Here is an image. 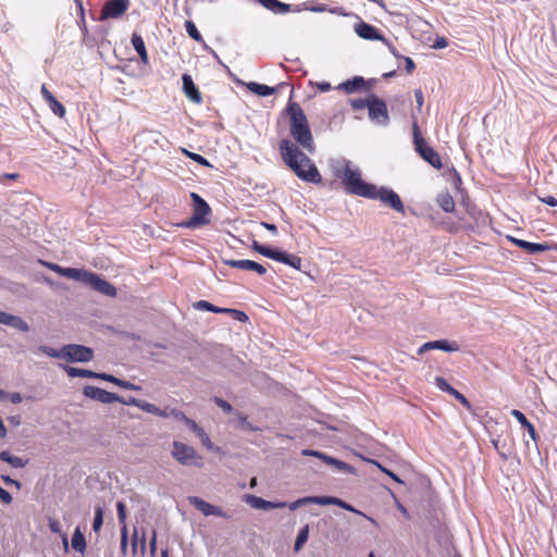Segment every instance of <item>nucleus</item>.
Masks as SVG:
<instances>
[{
	"mask_svg": "<svg viewBox=\"0 0 557 557\" xmlns=\"http://www.w3.org/2000/svg\"><path fill=\"white\" fill-rule=\"evenodd\" d=\"M329 164L333 174L342 181L347 193L364 198L375 196V185L362 181L361 171L351 161L337 158L331 159Z\"/></svg>",
	"mask_w": 557,
	"mask_h": 557,
	"instance_id": "f257e3e1",
	"label": "nucleus"
},
{
	"mask_svg": "<svg viewBox=\"0 0 557 557\" xmlns=\"http://www.w3.org/2000/svg\"><path fill=\"white\" fill-rule=\"evenodd\" d=\"M282 159L290 170L302 181L319 183L321 175L310 158L299 150L296 144L284 139L280 144Z\"/></svg>",
	"mask_w": 557,
	"mask_h": 557,
	"instance_id": "f03ea898",
	"label": "nucleus"
},
{
	"mask_svg": "<svg viewBox=\"0 0 557 557\" xmlns=\"http://www.w3.org/2000/svg\"><path fill=\"white\" fill-rule=\"evenodd\" d=\"M290 115V134L294 139L308 152L314 151L312 134L307 122V117L298 103L288 104Z\"/></svg>",
	"mask_w": 557,
	"mask_h": 557,
	"instance_id": "7ed1b4c3",
	"label": "nucleus"
},
{
	"mask_svg": "<svg viewBox=\"0 0 557 557\" xmlns=\"http://www.w3.org/2000/svg\"><path fill=\"white\" fill-rule=\"evenodd\" d=\"M190 198L193 200V215L187 221L180 223L178 226L196 228L208 224L211 213L209 205L196 193H191Z\"/></svg>",
	"mask_w": 557,
	"mask_h": 557,
	"instance_id": "20e7f679",
	"label": "nucleus"
},
{
	"mask_svg": "<svg viewBox=\"0 0 557 557\" xmlns=\"http://www.w3.org/2000/svg\"><path fill=\"white\" fill-rule=\"evenodd\" d=\"M412 131H413V141L417 152L421 156L423 160L430 163L435 169L442 168L441 157L440 154L430 147L424 138L420 135V129L418 126V122L414 119L412 122Z\"/></svg>",
	"mask_w": 557,
	"mask_h": 557,
	"instance_id": "39448f33",
	"label": "nucleus"
},
{
	"mask_svg": "<svg viewBox=\"0 0 557 557\" xmlns=\"http://www.w3.org/2000/svg\"><path fill=\"white\" fill-rule=\"evenodd\" d=\"M172 457L183 466H200V457L194 447L178 441L172 443Z\"/></svg>",
	"mask_w": 557,
	"mask_h": 557,
	"instance_id": "423d86ee",
	"label": "nucleus"
},
{
	"mask_svg": "<svg viewBox=\"0 0 557 557\" xmlns=\"http://www.w3.org/2000/svg\"><path fill=\"white\" fill-rule=\"evenodd\" d=\"M94 358V351L91 348L69 344L63 346V360L67 362H88Z\"/></svg>",
	"mask_w": 557,
	"mask_h": 557,
	"instance_id": "0eeeda50",
	"label": "nucleus"
},
{
	"mask_svg": "<svg viewBox=\"0 0 557 557\" xmlns=\"http://www.w3.org/2000/svg\"><path fill=\"white\" fill-rule=\"evenodd\" d=\"M367 109L371 121L384 125L388 121V113L386 104L383 100L376 97H370L367 99Z\"/></svg>",
	"mask_w": 557,
	"mask_h": 557,
	"instance_id": "6e6552de",
	"label": "nucleus"
},
{
	"mask_svg": "<svg viewBox=\"0 0 557 557\" xmlns=\"http://www.w3.org/2000/svg\"><path fill=\"white\" fill-rule=\"evenodd\" d=\"M374 197H368L369 199H380L385 205L389 206L397 212L403 213L405 211L404 205L399 198V196L392 189L381 187L377 188L375 186Z\"/></svg>",
	"mask_w": 557,
	"mask_h": 557,
	"instance_id": "1a4fd4ad",
	"label": "nucleus"
},
{
	"mask_svg": "<svg viewBox=\"0 0 557 557\" xmlns=\"http://www.w3.org/2000/svg\"><path fill=\"white\" fill-rule=\"evenodd\" d=\"M129 7V0H108L102 10L100 20L117 18L123 15Z\"/></svg>",
	"mask_w": 557,
	"mask_h": 557,
	"instance_id": "9d476101",
	"label": "nucleus"
},
{
	"mask_svg": "<svg viewBox=\"0 0 557 557\" xmlns=\"http://www.w3.org/2000/svg\"><path fill=\"white\" fill-rule=\"evenodd\" d=\"M355 32L362 39L381 40V41L385 42L388 46L391 52L394 55H396L394 48L387 42V40L380 34V32L374 26H372L368 23H364V22H360V23L356 24Z\"/></svg>",
	"mask_w": 557,
	"mask_h": 557,
	"instance_id": "9b49d317",
	"label": "nucleus"
},
{
	"mask_svg": "<svg viewBox=\"0 0 557 557\" xmlns=\"http://www.w3.org/2000/svg\"><path fill=\"white\" fill-rule=\"evenodd\" d=\"M83 394L94 400H97L102 404H112L115 401H121L120 397L111 392L104 391L102 388L96 386H85L83 389Z\"/></svg>",
	"mask_w": 557,
	"mask_h": 557,
	"instance_id": "f8f14e48",
	"label": "nucleus"
},
{
	"mask_svg": "<svg viewBox=\"0 0 557 557\" xmlns=\"http://www.w3.org/2000/svg\"><path fill=\"white\" fill-rule=\"evenodd\" d=\"M188 502L205 516H218L222 518L227 517V515L221 508L205 502L200 497L189 496Z\"/></svg>",
	"mask_w": 557,
	"mask_h": 557,
	"instance_id": "ddd939ff",
	"label": "nucleus"
},
{
	"mask_svg": "<svg viewBox=\"0 0 557 557\" xmlns=\"http://www.w3.org/2000/svg\"><path fill=\"white\" fill-rule=\"evenodd\" d=\"M438 349L447 352L458 351L459 345L456 342H449L446 339L432 341L424 343L419 349L418 354L422 355L428 350Z\"/></svg>",
	"mask_w": 557,
	"mask_h": 557,
	"instance_id": "4468645a",
	"label": "nucleus"
},
{
	"mask_svg": "<svg viewBox=\"0 0 557 557\" xmlns=\"http://www.w3.org/2000/svg\"><path fill=\"white\" fill-rule=\"evenodd\" d=\"M86 284L106 296L114 297L116 295V289L112 284L102 280L92 272L90 273V276Z\"/></svg>",
	"mask_w": 557,
	"mask_h": 557,
	"instance_id": "2eb2a0df",
	"label": "nucleus"
},
{
	"mask_svg": "<svg viewBox=\"0 0 557 557\" xmlns=\"http://www.w3.org/2000/svg\"><path fill=\"white\" fill-rule=\"evenodd\" d=\"M224 263L236 269L245 270V271H255L259 275H263L267 272V269L252 260H224Z\"/></svg>",
	"mask_w": 557,
	"mask_h": 557,
	"instance_id": "dca6fc26",
	"label": "nucleus"
},
{
	"mask_svg": "<svg viewBox=\"0 0 557 557\" xmlns=\"http://www.w3.org/2000/svg\"><path fill=\"white\" fill-rule=\"evenodd\" d=\"M0 324L9 325L22 332H28V324L17 315L4 312L0 310Z\"/></svg>",
	"mask_w": 557,
	"mask_h": 557,
	"instance_id": "f3484780",
	"label": "nucleus"
},
{
	"mask_svg": "<svg viewBox=\"0 0 557 557\" xmlns=\"http://www.w3.org/2000/svg\"><path fill=\"white\" fill-rule=\"evenodd\" d=\"M183 81V89L187 98L195 102L200 103L201 102V95L199 90L197 89L196 85L194 84L191 77L188 74H184L182 77Z\"/></svg>",
	"mask_w": 557,
	"mask_h": 557,
	"instance_id": "a211bd4d",
	"label": "nucleus"
},
{
	"mask_svg": "<svg viewBox=\"0 0 557 557\" xmlns=\"http://www.w3.org/2000/svg\"><path fill=\"white\" fill-rule=\"evenodd\" d=\"M509 239L516 244L518 247L527 250L530 253H539L544 252L550 249V246L547 244H541V243H530L523 239H518L515 237H509Z\"/></svg>",
	"mask_w": 557,
	"mask_h": 557,
	"instance_id": "6ab92c4d",
	"label": "nucleus"
},
{
	"mask_svg": "<svg viewBox=\"0 0 557 557\" xmlns=\"http://www.w3.org/2000/svg\"><path fill=\"white\" fill-rule=\"evenodd\" d=\"M90 273L91 272L83 270V269L64 268L62 276L77 281V282L87 283L89 276H90Z\"/></svg>",
	"mask_w": 557,
	"mask_h": 557,
	"instance_id": "aec40b11",
	"label": "nucleus"
},
{
	"mask_svg": "<svg viewBox=\"0 0 557 557\" xmlns=\"http://www.w3.org/2000/svg\"><path fill=\"white\" fill-rule=\"evenodd\" d=\"M511 416L515 417L519 423L528 431V434L530 435V437L536 442L537 441V434H536V431H535V428L533 426L532 423H530L528 421V419L525 418V416L520 411V410H517V409H513L511 410Z\"/></svg>",
	"mask_w": 557,
	"mask_h": 557,
	"instance_id": "412c9836",
	"label": "nucleus"
},
{
	"mask_svg": "<svg viewBox=\"0 0 557 557\" xmlns=\"http://www.w3.org/2000/svg\"><path fill=\"white\" fill-rule=\"evenodd\" d=\"M191 431L199 437L201 444L209 450L220 453V447L213 445L205 430L198 425L191 423Z\"/></svg>",
	"mask_w": 557,
	"mask_h": 557,
	"instance_id": "4be33fe9",
	"label": "nucleus"
},
{
	"mask_svg": "<svg viewBox=\"0 0 557 557\" xmlns=\"http://www.w3.org/2000/svg\"><path fill=\"white\" fill-rule=\"evenodd\" d=\"M247 89L260 97L271 96L275 92L276 88L268 85L259 84L256 82H249L245 84Z\"/></svg>",
	"mask_w": 557,
	"mask_h": 557,
	"instance_id": "5701e85b",
	"label": "nucleus"
},
{
	"mask_svg": "<svg viewBox=\"0 0 557 557\" xmlns=\"http://www.w3.org/2000/svg\"><path fill=\"white\" fill-rule=\"evenodd\" d=\"M245 502L255 509H260V510L273 509V502L265 500L259 496L246 495Z\"/></svg>",
	"mask_w": 557,
	"mask_h": 557,
	"instance_id": "b1692460",
	"label": "nucleus"
},
{
	"mask_svg": "<svg viewBox=\"0 0 557 557\" xmlns=\"http://www.w3.org/2000/svg\"><path fill=\"white\" fill-rule=\"evenodd\" d=\"M0 460L8 462L12 468L21 469L24 468L28 460L12 455L8 450L0 451Z\"/></svg>",
	"mask_w": 557,
	"mask_h": 557,
	"instance_id": "393cba45",
	"label": "nucleus"
},
{
	"mask_svg": "<svg viewBox=\"0 0 557 557\" xmlns=\"http://www.w3.org/2000/svg\"><path fill=\"white\" fill-rule=\"evenodd\" d=\"M321 505L322 506H325V505H335V506H338L347 511H350V512H355V513H358V515H363L362 512H360L359 510L355 509L351 505H349L348 503L339 499V498H336V497H333V496H322V502H321Z\"/></svg>",
	"mask_w": 557,
	"mask_h": 557,
	"instance_id": "a878e982",
	"label": "nucleus"
},
{
	"mask_svg": "<svg viewBox=\"0 0 557 557\" xmlns=\"http://www.w3.org/2000/svg\"><path fill=\"white\" fill-rule=\"evenodd\" d=\"M275 261L287 264L296 270L301 269V259L295 255L280 251Z\"/></svg>",
	"mask_w": 557,
	"mask_h": 557,
	"instance_id": "bb28decb",
	"label": "nucleus"
},
{
	"mask_svg": "<svg viewBox=\"0 0 557 557\" xmlns=\"http://www.w3.org/2000/svg\"><path fill=\"white\" fill-rule=\"evenodd\" d=\"M64 370L70 377L82 376V377L100 379V375H102V373H97L91 370H85V369H79V368H74V367H69V366L65 367Z\"/></svg>",
	"mask_w": 557,
	"mask_h": 557,
	"instance_id": "cd10ccee",
	"label": "nucleus"
},
{
	"mask_svg": "<svg viewBox=\"0 0 557 557\" xmlns=\"http://www.w3.org/2000/svg\"><path fill=\"white\" fill-rule=\"evenodd\" d=\"M264 8L275 13H286L290 5L278 0H258Z\"/></svg>",
	"mask_w": 557,
	"mask_h": 557,
	"instance_id": "c85d7f7f",
	"label": "nucleus"
},
{
	"mask_svg": "<svg viewBox=\"0 0 557 557\" xmlns=\"http://www.w3.org/2000/svg\"><path fill=\"white\" fill-rule=\"evenodd\" d=\"M132 45H133L134 49L136 50V52L139 54L140 60L145 64H147L148 63V53H147V50L145 47L144 39L139 35L134 34L132 36Z\"/></svg>",
	"mask_w": 557,
	"mask_h": 557,
	"instance_id": "c756f323",
	"label": "nucleus"
},
{
	"mask_svg": "<svg viewBox=\"0 0 557 557\" xmlns=\"http://www.w3.org/2000/svg\"><path fill=\"white\" fill-rule=\"evenodd\" d=\"M100 379L103 380V381H108V382H111L124 389H131V391H136V389H139L138 386H136L135 384L131 383V382H126V381H123V380H120L111 374H107V373H102V375H100Z\"/></svg>",
	"mask_w": 557,
	"mask_h": 557,
	"instance_id": "7c9ffc66",
	"label": "nucleus"
},
{
	"mask_svg": "<svg viewBox=\"0 0 557 557\" xmlns=\"http://www.w3.org/2000/svg\"><path fill=\"white\" fill-rule=\"evenodd\" d=\"M437 203L445 212H453L455 209V201L453 197L447 193L441 194L438 196Z\"/></svg>",
	"mask_w": 557,
	"mask_h": 557,
	"instance_id": "2f4dec72",
	"label": "nucleus"
},
{
	"mask_svg": "<svg viewBox=\"0 0 557 557\" xmlns=\"http://www.w3.org/2000/svg\"><path fill=\"white\" fill-rule=\"evenodd\" d=\"M129 404L138 407L139 409H141L145 412H148V413H151L154 416H157V413H159V407H157L156 405H153L151 403L133 398Z\"/></svg>",
	"mask_w": 557,
	"mask_h": 557,
	"instance_id": "473e14b6",
	"label": "nucleus"
},
{
	"mask_svg": "<svg viewBox=\"0 0 557 557\" xmlns=\"http://www.w3.org/2000/svg\"><path fill=\"white\" fill-rule=\"evenodd\" d=\"M194 308L200 311H210L214 313H224L226 312V308H220L212 304H210L207 300H199L194 304Z\"/></svg>",
	"mask_w": 557,
	"mask_h": 557,
	"instance_id": "72a5a7b5",
	"label": "nucleus"
},
{
	"mask_svg": "<svg viewBox=\"0 0 557 557\" xmlns=\"http://www.w3.org/2000/svg\"><path fill=\"white\" fill-rule=\"evenodd\" d=\"M72 547L79 553H84L86 548L85 537L81 532L79 528H76L72 536Z\"/></svg>",
	"mask_w": 557,
	"mask_h": 557,
	"instance_id": "f704fd0d",
	"label": "nucleus"
},
{
	"mask_svg": "<svg viewBox=\"0 0 557 557\" xmlns=\"http://www.w3.org/2000/svg\"><path fill=\"white\" fill-rule=\"evenodd\" d=\"M308 536H309V525H305L299 530L298 535L296 537L295 545H294L295 552H299L302 548V546L308 541Z\"/></svg>",
	"mask_w": 557,
	"mask_h": 557,
	"instance_id": "c9c22d12",
	"label": "nucleus"
},
{
	"mask_svg": "<svg viewBox=\"0 0 557 557\" xmlns=\"http://www.w3.org/2000/svg\"><path fill=\"white\" fill-rule=\"evenodd\" d=\"M330 461H331L330 466H333L334 468H336L338 471H341L343 473H349V474H354V475L357 474L356 469L345 461L338 460L336 458H333V460H330Z\"/></svg>",
	"mask_w": 557,
	"mask_h": 557,
	"instance_id": "e433bc0d",
	"label": "nucleus"
},
{
	"mask_svg": "<svg viewBox=\"0 0 557 557\" xmlns=\"http://www.w3.org/2000/svg\"><path fill=\"white\" fill-rule=\"evenodd\" d=\"M170 414H171V418L177 420V421H181L182 423H184L185 425H187L190 430H191V423L193 424H197L194 420H191L190 418L186 417L185 413L181 410H177V409H171L170 410Z\"/></svg>",
	"mask_w": 557,
	"mask_h": 557,
	"instance_id": "4c0bfd02",
	"label": "nucleus"
},
{
	"mask_svg": "<svg viewBox=\"0 0 557 557\" xmlns=\"http://www.w3.org/2000/svg\"><path fill=\"white\" fill-rule=\"evenodd\" d=\"M362 459L369 463H372L374 466H376L383 473L387 474L389 478H392L396 483L398 484H404V481L400 480L394 472H392L391 470L386 469L385 467H383L379 461L374 460V459H369V458H364L362 457Z\"/></svg>",
	"mask_w": 557,
	"mask_h": 557,
	"instance_id": "58836bf2",
	"label": "nucleus"
},
{
	"mask_svg": "<svg viewBox=\"0 0 557 557\" xmlns=\"http://www.w3.org/2000/svg\"><path fill=\"white\" fill-rule=\"evenodd\" d=\"M46 102L55 115H58L59 117H63L65 115V108L54 97H52Z\"/></svg>",
	"mask_w": 557,
	"mask_h": 557,
	"instance_id": "ea45409f",
	"label": "nucleus"
},
{
	"mask_svg": "<svg viewBox=\"0 0 557 557\" xmlns=\"http://www.w3.org/2000/svg\"><path fill=\"white\" fill-rule=\"evenodd\" d=\"M39 350L48 357L63 360V347L61 349H55L49 346H40Z\"/></svg>",
	"mask_w": 557,
	"mask_h": 557,
	"instance_id": "a19ab883",
	"label": "nucleus"
},
{
	"mask_svg": "<svg viewBox=\"0 0 557 557\" xmlns=\"http://www.w3.org/2000/svg\"><path fill=\"white\" fill-rule=\"evenodd\" d=\"M302 455L304 456H312V457H317L319 459H321L322 461H324L326 465H331V461L330 460H333L334 457H331L329 455H325L324 453L322 451H319V450H312V449H304L302 450Z\"/></svg>",
	"mask_w": 557,
	"mask_h": 557,
	"instance_id": "79ce46f5",
	"label": "nucleus"
},
{
	"mask_svg": "<svg viewBox=\"0 0 557 557\" xmlns=\"http://www.w3.org/2000/svg\"><path fill=\"white\" fill-rule=\"evenodd\" d=\"M321 502H322V496H307V497H302V498L295 500V504H296L297 508H300L301 506H306L309 504L321 505Z\"/></svg>",
	"mask_w": 557,
	"mask_h": 557,
	"instance_id": "37998d69",
	"label": "nucleus"
},
{
	"mask_svg": "<svg viewBox=\"0 0 557 557\" xmlns=\"http://www.w3.org/2000/svg\"><path fill=\"white\" fill-rule=\"evenodd\" d=\"M182 152L185 156H187L188 158H190L191 160H194L195 162H197V163H199L201 165L211 166L210 162L206 158H203L202 156H200L198 153L190 152V151H188L185 148L182 149Z\"/></svg>",
	"mask_w": 557,
	"mask_h": 557,
	"instance_id": "c03bdc74",
	"label": "nucleus"
},
{
	"mask_svg": "<svg viewBox=\"0 0 557 557\" xmlns=\"http://www.w3.org/2000/svg\"><path fill=\"white\" fill-rule=\"evenodd\" d=\"M185 28H186L187 34L193 39H195L197 41H200L202 39L200 33L198 32V29L196 27V25L191 21H186Z\"/></svg>",
	"mask_w": 557,
	"mask_h": 557,
	"instance_id": "a18cd8bd",
	"label": "nucleus"
},
{
	"mask_svg": "<svg viewBox=\"0 0 557 557\" xmlns=\"http://www.w3.org/2000/svg\"><path fill=\"white\" fill-rule=\"evenodd\" d=\"M103 522V511L101 507H97L95 509V519L92 523V529L95 532H98L101 529Z\"/></svg>",
	"mask_w": 557,
	"mask_h": 557,
	"instance_id": "49530a36",
	"label": "nucleus"
},
{
	"mask_svg": "<svg viewBox=\"0 0 557 557\" xmlns=\"http://www.w3.org/2000/svg\"><path fill=\"white\" fill-rule=\"evenodd\" d=\"M435 385L444 392H447L448 394H453L455 392V388L449 385V383L442 376L435 377Z\"/></svg>",
	"mask_w": 557,
	"mask_h": 557,
	"instance_id": "de8ad7c7",
	"label": "nucleus"
},
{
	"mask_svg": "<svg viewBox=\"0 0 557 557\" xmlns=\"http://www.w3.org/2000/svg\"><path fill=\"white\" fill-rule=\"evenodd\" d=\"M127 543H128V531H127V527L123 525L121 528V550H122L123 555H126Z\"/></svg>",
	"mask_w": 557,
	"mask_h": 557,
	"instance_id": "09e8293b",
	"label": "nucleus"
},
{
	"mask_svg": "<svg viewBox=\"0 0 557 557\" xmlns=\"http://www.w3.org/2000/svg\"><path fill=\"white\" fill-rule=\"evenodd\" d=\"M116 509H117V517H119V521L120 523L123 525H126V507H125V504L122 503V502H119L117 505H116Z\"/></svg>",
	"mask_w": 557,
	"mask_h": 557,
	"instance_id": "8fccbe9b",
	"label": "nucleus"
},
{
	"mask_svg": "<svg viewBox=\"0 0 557 557\" xmlns=\"http://www.w3.org/2000/svg\"><path fill=\"white\" fill-rule=\"evenodd\" d=\"M278 252L280 251L271 249V248H269L267 246H262L259 249V253L260 255H262V256H264L267 258L273 259V260H276Z\"/></svg>",
	"mask_w": 557,
	"mask_h": 557,
	"instance_id": "3c124183",
	"label": "nucleus"
},
{
	"mask_svg": "<svg viewBox=\"0 0 557 557\" xmlns=\"http://www.w3.org/2000/svg\"><path fill=\"white\" fill-rule=\"evenodd\" d=\"M225 313H230V314L234 315V318L240 322H246L248 320V315L245 312L236 310V309L226 308Z\"/></svg>",
	"mask_w": 557,
	"mask_h": 557,
	"instance_id": "603ef678",
	"label": "nucleus"
},
{
	"mask_svg": "<svg viewBox=\"0 0 557 557\" xmlns=\"http://www.w3.org/2000/svg\"><path fill=\"white\" fill-rule=\"evenodd\" d=\"M214 403L226 413H231L233 411V407L226 400L215 397Z\"/></svg>",
	"mask_w": 557,
	"mask_h": 557,
	"instance_id": "864d4df0",
	"label": "nucleus"
},
{
	"mask_svg": "<svg viewBox=\"0 0 557 557\" xmlns=\"http://www.w3.org/2000/svg\"><path fill=\"white\" fill-rule=\"evenodd\" d=\"M2 399H8L10 400L12 404H20L22 403L23 400V397L20 393H7L5 392V395Z\"/></svg>",
	"mask_w": 557,
	"mask_h": 557,
	"instance_id": "5fc2aeb1",
	"label": "nucleus"
},
{
	"mask_svg": "<svg viewBox=\"0 0 557 557\" xmlns=\"http://www.w3.org/2000/svg\"><path fill=\"white\" fill-rule=\"evenodd\" d=\"M362 82V78H355L352 82L344 83L342 86L346 89L348 92H352L356 90V88L359 86V84Z\"/></svg>",
	"mask_w": 557,
	"mask_h": 557,
	"instance_id": "6e6d98bb",
	"label": "nucleus"
},
{
	"mask_svg": "<svg viewBox=\"0 0 557 557\" xmlns=\"http://www.w3.org/2000/svg\"><path fill=\"white\" fill-rule=\"evenodd\" d=\"M362 82V78H355L352 82L344 83L342 86L346 89L348 92H352L356 90V88L359 86V84Z\"/></svg>",
	"mask_w": 557,
	"mask_h": 557,
	"instance_id": "4d7b16f0",
	"label": "nucleus"
},
{
	"mask_svg": "<svg viewBox=\"0 0 557 557\" xmlns=\"http://www.w3.org/2000/svg\"><path fill=\"white\" fill-rule=\"evenodd\" d=\"M0 500L7 505L11 504L13 500L12 495L8 491L3 490L1 486H0Z\"/></svg>",
	"mask_w": 557,
	"mask_h": 557,
	"instance_id": "13d9d810",
	"label": "nucleus"
},
{
	"mask_svg": "<svg viewBox=\"0 0 557 557\" xmlns=\"http://www.w3.org/2000/svg\"><path fill=\"white\" fill-rule=\"evenodd\" d=\"M414 98H416V102H417V109L420 111L423 106V101H424L423 92L421 89L414 90Z\"/></svg>",
	"mask_w": 557,
	"mask_h": 557,
	"instance_id": "bf43d9fd",
	"label": "nucleus"
},
{
	"mask_svg": "<svg viewBox=\"0 0 557 557\" xmlns=\"http://www.w3.org/2000/svg\"><path fill=\"white\" fill-rule=\"evenodd\" d=\"M238 418L240 420V428L244 430V431H256L257 429L253 428L245 417L238 414Z\"/></svg>",
	"mask_w": 557,
	"mask_h": 557,
	"instance_id": "052dcab7",
	"label": "nucleus"
},
{
	"mask_svg": "<svg viewBox=\"0 0 557 557\" xmlns=\"http://www.w3.org/2000/svg\"><path fill=\"white\" fill-rule=\"evenodd\" d=\"M44 264L50 269L51 271L55 272L57 274L59 275H63V271H64V268L63 267H60L58 264H54V263H50V262H44Z\"/></svg>",
	"mask_w": 557,
	"mask_h": 557,
	"instance_id": "680f3d73",
	"label": "nucleus"
},
{
	"mask_svg": "<svg viewBox=\"0 0 557 557\" xmlns=\"http://www.w3.org/2000/svg\"><path fill=\"white\" fill-rule=\"evenodd\" d=\"M451 395L454 397H456L457 400H459L465 407L470 408L469 400L462 394H460L458 391L455 389V392Z\"/></svg>",
	"mask_w": 557,
	"mask_h": 557,
	"instance_id": "e2e57ef3",
	"label": "nucleus"
},
{
	"mask_svg": "<svg viewBox=\"0 0 557 557\" xmlns=\"http://www.w3.org/2000/svg\"><path fill=\"white\" fill-rule=\"evenodd\" d=\"M540 200L550 207H556L557 206V199L553 196H546V197H542L540 198Z\"/></svg>",
	"mask_w": 557,
	"mask_h": 557,
	"instance_id": "0e129e2a",
	"label": "nucleus"
},
{
	"mask_svg": "<svg viewBox=\"0 0 557 557\" xmlns=\"http://www.w3.org/2000/svg\"><path fill=\"white\" fill-rule=\"evenodd\" d=\"M149 548H150L151 555L154 556L156 552H157V534H156V532H153V534H152Z\"/></svg>",
	"mask_w": 557,
	"mask_h": 557,
	"instance_id": "69168bd1",
	"label": "nucleus"
},
{
	"mask_svg": "<svg viewBox=\"0 0 557 557\" xmlns=\"http://www.w3.org/2000/svg\"><path fill=\"white\" fill-rule=\"evenodd\" d=\"M49 528L54 533H60V523L57 520L49 521Z\"/></svg>",
	"mask_w": 557,
	"mask_h": 557,
	"instance_id": "338daca9",
	"label": "nucleus"
},
{
	"mask_svg": "<svg viewBox=\"0 0 557 557\" xmlns=\"http://www.w3.org/2000/svg\"><path fill=\"white\" fill-rule=\"evenodd\" d=\"M41 95H42V98L45 99V101H48L49 99H51L52 97H54L46 87V85H42L41 86Z\"/></svg>",
	"mask_w": 557,
	"mask_h": 557,
	"instance_id": "774afa93",
	"label": "nucleus"
}]
</instances>
